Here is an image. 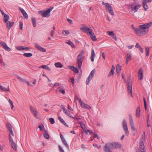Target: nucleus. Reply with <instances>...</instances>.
Instances as JSON below:
<instances>
[{"instance_id":"nucleus-1","label":"nucleus","mask_w":152,"mask_h":152,"mask_svg":"<svg viewBox=\"0 0 152 152\" xmlns=\"http://www.w3.org/2000/svg\"><path fill=\"white\" fill-rule=\"evenodd\" d=\"M152 25V22H150L143 24L140 25L136 32V34L139 36L145 35L149 31V28Z\"/></svg>"},{"instance_id":"nucleus-2","label":"nucleus","mask_w":152,"mask_h":152,"mask_svg":"<svg viewBox=\"0 0 152 152\" xmlns=\"http://www.w3.org/2000/svg\"><path fill=\"white\" fill-rule=\"evenodd\" d=\"M6 126L10 133V134L9 135V141L11 143L12 148L14 150L16 151L17 149V145L14 142L13 139L11 135L12 136H14V134L12 130V126L10 123H8L6 124Z\"/></svg>"},{"instance_id":"nucleus-3","label":"nucleus","mask_w":152,"mask_h":152,"mask_svg":"<svg viewBox=\"0 0 152 152\" xmlns=\"http://www.w3.org/2000/svg\"><path fill=\"white\" fill-rule=\"evenodd\" d=\"M121 147V144L117 142H112L106 143L103 147L105 152H112L110 148H120Z\"/></svg>"},{"instance_id":"nucleus-4","label":"nucleus","mask_w":152,"mask_h":152,"mask_svg":"<svg viewBox=\"0 0 152 152\" xmlns=\"http://www.w3.org/2000/svg\"><path fill=\"white\" fill-rule=\"evenodd\" d=\"M145 10H129V14L134 16L136 18H143L145 13Z\"/></svg>"},{"instance_id":"nucleus-5","label":"nucleus","mask_w":152,"mask_h":152,"mask_svg":"<svg viewBox=\"0 0 152 152\" xmlns=\"http://www.w3.org/2000/svg\"><path fill=\"white\" fill-rule=\"evenodd\" d=\"M83 51H81L77 56V61L78 64V67L80 70L83 61L85 58V57L83 56Z\"/></svg>"},{"instance_id":"nucleus-6","label":"nucleus","mask_w":152,"mask_h":152,"mask_svg":"<svg viewBox=\"0 0 152 152\" xmlns=\"http://www.w3.org/2000/svg\"><path fill=\"white\" fill-rule=\"evenodd\" d=\"M145 132H144L143 134H142L139 144V147L141 152H146L144 143V142L145 141Z\"/></svg>"},{"instance_id":"nucleus-7","label":"nucleus","mask_w":152,"mask_h":152,"mask_svg":"<svg viewBox=\"0 0 152 152\" xmlns=\"http://www.w3.org/2000/svg\"><path fill=\"white\" fill-rule=\"evenodd\" d=\"M127 85L128 93L132 98L133 96L132 92V82L130 79H128Z\"/></svg>"},{"instance_id":"nucleus-8","label":"nucleus","mask_w":152,"mask_h":152,"mask_svg":"<svg viewBox=\"0 0 152 152\" xmlns=\"http://www.w3.org/2000/svg\"><path fill=\"white\" fill-rule=\"evenodd\" d=\"M122 124L123 129L125 133V134L126 135H128L129 134V132L128 129L127 123L125 120H123Z\"/></svg>"},{"instance_id":"nucleus-9","label":"nucleus","mask_w":152,"mask_h":152,"mask_svg":"<svg viewBox=\"0 0 152 152\" xmlns=\"http://www.w3.org/2000/svg\"><path fill=\"white\" fill-rule=\"evenodd\" d=\"M95 73V70L94 69H93L91 71L86 80V85H87L88 84L90 81L91 80L92 78L93 77Z\"/></svg>"},{"instance_id":"nucleus-10","label":"nucleus","mask_w":152,"mask_h":152,"mask_svg":"<svg viewBox=\"0 0 152 152\" xmlns=\"http://www.w3.org/2000/svg\"><path fill=\"white\" fill-rule=\"evenodd\" d=\"M52 10H46L39 12V14H41L42 16L45 17H48L50 16V12Z\"/></svg>"},{"instance_id":"nucleus-11","label":"nucleus","mask_w":152,"mask_h":152,"mask_svg":"<svg viewBox=\"0 0 152 152\" xmlns=\"http://www.w3.org/2000/svg\"><path fill=\"white\" fill-rule=\"evenodd\" d=\"M31 111L34 115L35 117L36 118H38V112L36 109L31 106L30 107Z\"/></svg>"},{"instance_id":"nucleus-12","label":"nucleus","mask_w":152,"mask_h":152,"mask_svg":"<svg viewBox=\"0 0 152 152\" xmlns=\"http://www.w3.org/2000/svg\"><path fill=\"white\" fill-rule=\"evenodd\" d=\"M129 122L131 126V127L132 130L134 131L136 130V128H135L133 122V121L132 116L131 115H129Z\"/></svg>"},{"instance_id":"nucleus-13","label":"nucleus","mask_w":152,"mask_h":152,"mask_svg":"<svg viewBox=\"0 0 152 152\" xmlns=\"http://www.w3.org/2000/svg\"><path fill=\"white\" fill-rule=\"evenodd\" d=\"M141 6V5L140 4H138L136 3H134L132 4L129 6L130 7H129V8H131L132 10H138Z\"/></svg>"},{"instance_id":"nucleus-14","label":"nucleus","mask_w":152,"mask_h":152,"mask_svg":"<svg viewBox=\"0 0 152 152\" xmlns=\"http://www.w3.org/2000/svg\"><path fill=\"white\" fill-rule=\"evenodd\" d=\"M80 29L83 32H86L87 34H89L91 30L92 31L91 27L89 28L86 26L80 27Z\"/></svg>"},{"instance_id":"nucleus-15","label":"nucleus","mask_w":152,"mask_h":152,"mask_svg":"<svg viewBox=\"0 0 152 152\" xmlns=\"http://www.w3.org/2000/svg\"><path fill=\"white\" fill-rule=\"evenodd\" d=\"M1 14L4 16V21L5 23L8 21L9 18L8 15L5 14L2 10H0Z\"/></svg>"},{"instance_id":"nucleus-16","label":"nucleus","mask_w":152,"mask_h":152,"mask_svg":"<svg viewBox=\"0 0 152 152\" xmlns=\"http://www.w3.org/2000/svg\"><path fill=\"white\" fill-rule=\"evenodd\" d=\"M0 45L2 46L3 48L6 50L10 51L11 50V49L7 46L6 43L4 42H0Z\"/></svg>"},{"instance_id":"nucleus-17","label":"nucleus","mask_w":152,"mask_h":152,"mask_svg":"<svg viewBox=\"0 0 152 152\" xmlns=\"http://www.w3.org/2000/svg\"><path fill=\"white\" fill-rule=\"evenodd\" d=\"M143 72L142 69L140 68H139L138 71V77L139 79L141 80L143 79Z\"/></svg>"},{"instance_id":"nucleus-18","label":"nucleus","mask_w":152,"mask_h":152,"mask_svg":"<svg viewBox=\"0 0 152 152\" xmlns=\"http://www.w3.org/2000/svg\"><path fill=\"white\" fill-rule=\"evenodd\" d=\"M56 92L57 93L59 92L63 94H65V89L62 86L58 87L56 90Z\"/></svg>"},{"instance_id":"nucleus-19","label":"nucleus","mask_w":152,"mask_h":152,"mask_svg":"<svg viewBox=\"0 0 152 152\" xmlns=\"http://www.w3.org/2000/svg\"><path fill=\"white\" fill-rule=\"evenodd\" d=\"M16 77L18 80H19L20 81L22 82H26L27 83V84L29 86H32V85L31 84H30L29 82L28 81H26L25 80L23 79L20 77H19L17 75H15Z\"/></svg>"},{"instance_id":"nucleus-20","label":"nucleus","mask_w":152,"mask_h":152,"mask_svg":"<svg viewBox=\"0 0 152 152\" xmlns=\"http://www.w3.org/2000/svg\"><path fill=\"white\" fill-rule=\"evenodd\" d=\"M7 28L8 29H10L13 26L14 23L13 22H10L8 21L7 23H5Z\"/></svg>"},{"instance_id":"nucleus-21","label":"nucleus","mask_w":152,"mask_h":152,"mask_svg":"<svg viewBox=\"0 0 152 152\" xmlns=\"http://www.w3.org/2000/svg\"><path fill=\"white\" fill-rule=\"evenodd\" d=\"M80 103L81 107L83 108L88 109L89 110L91 109V107L90 106L84 103L82 101L80 102Z\"/></svg>"},{"instance_id":"nucleus-22","label":"nucleus","mask_w":152,"mask_h":152,"mask_svg":"<svg viewBox=\"0 0 152 152\" xmlns=\"http://www.w3.org/2000/svg\"><path fill=\"white\" fill-rule=\"evenodd\" d=\"M89 34L91 38L94 41L96 40L97 39L94 33L93 32V31H91H91L89 32Z\"/></svg>"},{"instance_id":"nucleus-23","label":"nucleus","mask_w":152,"mask_h":152,"mask_svg":"<svg viewBox=\"0 0 152 152\" xmlns=\"http://www.w3.org/2000/svg\"><path fill=\"white\" fill-rule=\"evenodd\" d=\"M126 64H128L129 61H130L131 59V54L130 53H127L126 55Z\"/></svg>"},{"instance_id":"nucleus-24","label":"nucleus","mask_w":152,"mask_h":152,"mask_svg":"<svg viewBox=\"0 0 152 152\" xmlns=\"http://www.w3.org/2000/svg\"><path fill=\"white\" fill-rule=\"evenodd\" d=\"M35 47L39 50L42 52H45L46 50L44 48H42L37 44H36L35 45Z\"/></svg>"},{"instance_id":"nucleus-25","label":"nucleus","mask_w":152,"mask_h":152,"mask_svg":"<svg viewBox=\"0 0 152 152\" xmlns=\"http://www.w3.org/2000/svg\"><path fill=\"white\" fill-rule=\"evenodd\" d=\"M95 56V55L94 50L93 49H92L91 56L90 57L91 60V61L93 62L94 61Z\"/></svg>"},{"instance_id":"nucleus-26","label":"nucleus","mask_w":152,"mask_h":152,"mask_svg":"<svg viewBox=\"0 0 152 152\" xmlns=\"http://www.w3.org/2000/svg\"><path fill=\"white\" fill-rule=\"evenodd\" d=\"M140 107L139 106L137 107L136 110V115L137 117H139L140 116Z\"/></svg>"},{"instance_id":"nucleus-27","label":"nucleus","mask_w":152,"mask_h":152,"mask_svg":"<svg viewBox=\"0 0 152 152\" xmlns=\"http://www.w3.org/2000/svg\"><path fill=\"white\" fill-rule=\"evenodd\" d=\"M44 138L47 140H49L50 138L49 135L48 134V132L46 129L44 130Z\"/></svg>"},{"instance_id":"nucleus-28","label":"nucleus","mask_w":152,"mask_h":152,"mask_svg":"<svg viewBox=\"0 0 152 152\" xmlns=\"http://www.w3.org/2000/svg\"><path fill=\"white\" fill-rule=\"evenodd\" d=\"M115 67L113 65L112 66V68L111 71L109 72L108 75V77H110L111 75H113L114 73Z\"/></svg>"},{"instance_id":"nucleus-29","label":"nucleus","mask_w":152,"mask_h":152,"mask_svg":"<svg viewBox=\"0 0 152 152\" xmlns=\"http://www.w3.org/2000/svg\"><path fill=\"white\" fill-rule=\"evenodd\" d=\"M122 67L119 64H117L116 66V71L117 73L119 75L121 73V69Z\"/></svg>"},{"instance_id":"nucleus-30","label":"nucleus","mask_w":152,"mask_h":152,"mask_svg":"<svg viewBox=\"0 0 152 152\" xmlns=\"http://www.w3.org/2000/svg\"><path fill=\"white\" fill-rule=\"evenodd\" d=\"M58 120L61 122L65 126L68 127L69 126L65 122L64 120L62 119L61 117H58Z\"/></svg>"},{"instance_id":"nucleus-31","label":"nucleus","mask_w":152,"mask_h":152,"mask_svg":"<svg viewBox=\"0 0 152 152\" xmlns=\"http://www.w3.org/2000/svg\"><path fill=\"white\" fill-rule=\"evenodd\" d=\"M0 89L1 90L4 91H9V87L8 86L7 88H6L1 86H0Z\"/></svg>"},{"instance_id":"nucleus-32","label":"nucleus","mask_w":152,"mask_h":152,"mask_svg":"<svg viewBox=\"0 0 152 152\" xmlns=\"http://www.w3.org/2000/svg\"><path fill=\"white\" fill-rule=\"evenodd\" d=\"M23 16L26 19H28V15L25 11V10H20Z\"/></svg>"},{"instance_id":"nucleus-33","label":"nucleus","mask_w":152,"mask_h":152,"mask_svg":"<svg viewBox=\"0 0 152 152\" xmlns=\"http://www.w3.org/2000/svg\"><path fill=\"white\" fill-rule=\"evenodd\" d=\"M54 65L56 67L62 68L63 67V65L60 62H58L55 63Z\"/></svg>"},{"instance_id":"nucleus-34","label":"nucleus","mask_w":152,"mask_h":152,"mask_svg":"<svg viewBox=\"0 0 152 152\" xmlns=\"http://www.w3.org/2000/svg\"><path fill=\"white\" fill-rule=\"evenodd\" d=\"M103 3L104 4L107 10H110L112 9L111 6L109 4L107 3L104 4V2H103Z\"/></svg>"},{"instance_id":"nucleus-35","label":"nucleus","mask_w":152,"mask_h":152,"mask_svg":"<svg viewBox=\"0 0 152 152\" xmlns=\"http://www.w3.org/2000/svg\"><path fill=\"white\" fill-rule=\"evenodd\" d=\"M39 68H42L43 69H45L48 71H50L51 70L50 68L48 66L46 65H43L39 67Z\"/></svg>"},{"instance_id":"nucleus-36","label":"nucleus","mask_w":152,"mask_h":152,"mask_svg":"<svg viewBox=\"0 0 152 152\" xmlns=\"http://www.w3.org/2000/svg\"><path fill=\"white\" fill-rule=\"evenodd\" d=\"M79 124H80V126L82 129L84 131L85 130V129L86 128L85 125L83 122H80Z\"/></svg>"},{"instance_id":"nucleus-37","label":"nucleus","mask_w":152,"mask_h":152,"mask_svg":"<svg viewBox=\"0 0 152 152\" xmlns=\"http://www.w3.org/2000/svg\"><path fill=\"white\" fill-rule=\"evenodd\" d=\"M32 22L34 27H35L36 26V22L35 18H31Z\"/></svg>"},{"instance_id":"nucleus-38","label":"nucleus","mask_w":152,"mask_h":152,"mask_svg":"<svg viewBox=\"0 0 152 152\" xmlns=\"http://www.w3.org/2000/svg\"><path fill=\"white\" fill-rule=\"evenodd\" d=\"M62 142L64 143V144L65 145L66 147L68 149H69V146L68 144H67L66 142V141L64 139L62 140Z\"/></svg>"},{"instance_id":"nucleus-39","label":"nucleus","mask_w":152,"mask_h":152,"mask_svg":"<svg viewBox=\"0 0 152 152\" xmlns=\"http://www.w3.org/2000/svg\"><path fill=\"white\" fill-rule=\"evenodd\" d=\"M23 55L26 57H30L32 56V54L30 53H25L23 54Z\"/></svg>"},{"instance_id":"nucleus-40","label":"nucleus","mask_w":152,"mask_h":152,"mask_svg":"<svg viewBox=\"0 0 152 152\" xmlns=\"http://www.w3.org/2000/svg\"><path fill=\"white\" fill-rule=\"evenodd\" d=\"M63 111L67 115L69 116L70 115V114L69 112L67 111L66 109L65 108V107H63L62 108Z\"/></svg>"},{"instance_id":"nucleus-41","label":"nucleus","mask_w":152,"mask_h":152,"mask_svg":"<svg viewBox=\"0 0 152 152\" xmlns=\"http://www.w3.org/2000/svg\"><path fill=\"white\" fill-rule=\"evenodd\" d=\"M39 128L41 131H44L45 129L43 125L42 124H40L39 125Z\"/></svg>"},{"instance_id":"nucleus-42","label":"nucleus","mask_w":152,"mask_h":152,"mask_svg":"<svg viewBox=\"0 0 152 152\" xmlns=\"http://www.w3.org/2000/svg\"><path fill=\"white\" fill-rule=\"evenodd\" d=\"M66 43L71 46L72 48H74L75 47V45H74V43L70 41H69L68 42H66Z\"/></svg>"},{"instance_id":"nucleus-43","label":"nucleus","mask_w":152,"mask_h":152,"mask_svg":"<svg viewBox=\"0 0 152 152\" xmlns=\"http://www.w3.org/2000/svg\"><path fill=\"white\" fill-rule=\"evenodd\" d=\"M9 102L11 106V108L12 110L13 109V107H14V106L13 104V103L12 101L11 100V99H9Z\"/></svg>"},{"instance_id":"nucleus-44","label":"nucleus","mask_w":152,"mask_h":152,"mask_svg":"<svg viewBox=\"0 0 152 152\" xmlns=\"http://www.w3.org/2000/svg\"><path fill=\"white\" fill-rule=\"evenodd\" d=\"M146 56H148L149 55V48L148 47L145 48Z\"/></svg>"},{"instance_id":"nucleus-45","label":"nucleus","mask_w":152,"mask_h":152,"mask_svg":"<svg viewBox=\"0 0 152 152\" xmlns=\"http://www.w3.org/2000/svg\"><path fill=\"white\" fill-rule=\"evenodd\" d=\"M143 4V7L145 10H147L148 9V7L147 3L144 2H142Z\"/></svg>"},{"instance_id":"nucleus-46","label":"nucleus","mask_w":152,"mask_h":152,"mask_svg":"<svg viewBox=\"0 0 152 152\" xmlns=\"http://www.w3.org/2000/svg\"><path fill=\"white\" fill-rule=\"evenodd\" d=\"M16 48L19 50H23L24 47L22 46H17Z\"/></svg>"},{"instance_id":"nucleus-47","label":"nucleus","mask_w":152,"mask_h":152,"mask_svg":"<svg viewBox=\"0 0 152 152\" xmlns=\"http://www.w3.org/2000/svg\"><path fill=\"white\" fill-rule=\"evenodd\" d=\"M62 33L64 34L68 35L69 34V32L68 31L63 30L62 31Z\"/></svg>"},{"instance_id":"nucleus-48","label":"nucleus","mask_w":152,"mask_h":152,"mask_svg":"<svg viewBox=\"0 0 152 152\" xmlns=\"http://www.w3.org/2000/svg\"><path fill=\"white\" fill-rule=\"evenodd\" d=\"M84 132L86 134H88V132L91 134H92L93 133V132L90 130H84Z\"/></svg>"},{"instance_id":"nucleus-49","label":"nucleus","mask_w":152,"mask_h":152,"mask_svg":"<svg viewBox=\"0 0 152 152\" xmlns=\"http://www.w3.org/2000/svg\"><path fill=\"white\" fill-rule=\"evenodd\" d=\"M69 81L71 82L72 85L74 84V79L73 77H70L69 78Z\"/></svg>"},{"instance_id":"nucleus-50","label":"nucleus","mask_w":152,"mask_h":152,"mask_svg":"<svg viewBox=\"0 0 152 152\" xmlns=\"http://www.w3.org/2000/svg\"><path fill=\"white\" fill-rule=\"evenodd\" d=\"M50 123L51 124H53L55 123L54 120L53 118H50L49 119Z\"/></svg>"},{"instance_id":"nucleus-51","label":"nucleus","mask_w":152,"mask_h":152,"mask_svg":"<svg viewBox=\"0 0 152 152\" xmlns=\"http://www.w3.org/2000/svg\"><path fill=\"white\" fill-rule=\"evenodd\" d=\"M73 71L75 73H79V70L77 68L75 67H74L73 69Z\"/></svg>"},{"instance_id":"nucleus-52","label":"nucleus","mask_w":152,"mask_h":152,"mask_svg":"<svg viewBox=\"0 0 152 152\" xmlns=\"http://www.w3.org/2000/svg\"><path fill=\"white\" fill-rule=\"evenodd\" d=\"M19 27L20 29L22 30L23 29V23L22 22L20 21L19 22Z\"/></svg>"},{"instance_id":"nucleus-53","label":"nucleus","mask_w":152,"mask_h":152,"mask_svg":"<svg viewBox=\"0 0 152 152\" xmlns=\"http://www.w3.org/2000/svg\"><path fill=\"white\" fill-rule=\"evenodd\" d=\"M131 27L132 28L134 31L135 33H136L137 29V28L135 27L133 24L131 25Z\"/></svg>"},{"instance_id":"nucleus-54","label":"nucleus","mask_w":152,"mask_h":152,"mask_svg":"<svg viewBox=\"0 0 152 152\" xmlns=\"http://www.w3.org/2000/svg\"><path fill=\"white\" fill-rule=\"evenodd\" d=\"M108 12H109L112 15H114V12L113 10H107Z\"/></svg>"},{"instance_id":"nucleus-55","label":"nucleus","mask_w":152,"mask_h":152,"mask_svg":"<svg viewBox=\"0 0 152 152\" xmlns=\"http://www.w3.org/2000/svg\"><path fill=\"white\" fill-rule=\"evenodd\" d=\"M111 36L112 37H113V38L116 41H117V37L115 35V34L114 33H113V34H112V35Z\"/></svg>"},{"instance_id":"nucleus-56","label":"nucleus","mask_w":152,"mask_h":152,"mask_svg":"<svg viewBox=\"0 0 152 152\" xmlns=\"http://www.w3.org/2000/svg\"><path fill=\"white\" fill-rule=\"evenodd\" d=\"M93 145L94 147L98 148H100L101 147L100 145H98L95 143L93 144Z\"/></svg>"},{"instance_id":"nucleus-57","label":"nucleus","mask_w":152,"mask_h":152,"mask_svg":"<svg viewBox=\"0 0 152 152\" xmlns=\"http://www.w3.org/2000/svg\"><path fill=\"white\" fill-rule=\"evenodd\" d=\"M107 32L108 34L111 36L112 35V34L114 33L113 31H107Z\"/></svg>"},{"instance_id":"nucleus-58","label":"nucleus","mask_w":152,"mask_h":152,"mask_svg":"<svg viewBox=\"0 0 152 152\" xmlns=\"http://www.w3.org/2000/svg\"><path fill=\"white\" fill-rule=\"evenodd\" d=\"M152 1V0H143L142 2H144L147 3L151 2Z\"/></svg>"},{"instance_id":"nucleus-59","label":"nucleus","mask_w":152,"mask_h":152,"mask_svg":"<svg viewBox=\"0 0 152 152\" xmlns=\"http://www.w3.org/2000/svg\"><path fill=\"white\" fill-rule=\"evenodd\" d=\"M58 148L59 149V150H60V152H64V150L62 148H61V147L60 146H58Z\"/></svg>"},{"instance_id":"nucleus-60","label":"nucleus","mask_w":152,"mask_h":152,"mask_svg":"<svg viewBox=\"0 0 152 152\" xmlns=\"http://www.w3.org/2000/svg\"><path fill=\"white\" fill-rule=\"evenodd\" d=\"M92 134H94L93 136L94 138H97V139H99V137L97 134H94V133Z\"/></svg>"},{"instance_id":"nucleus-61","label":"nucleus","mask_w":152,"mask_h":152,"mask_svg":"<svg viewBox=\"0 0 152 152\" xmlns=\"http://www.w3.org/2000/svg\"><path fill=\"white\" fill-rule=\"evenodd\" d=\"M54 30H52L50 33V35L51 36L53 37H54Z\"/></svg>"},{"instance_id":"nucleus-62","label":"nucleus","mask_w":152,"mask_h":152,"mask_svg":"<svg viewBox=\"0 0 152 152\" xmlns=\"http://www.w3.org/2000/svg\"><path fill=\"white\" fill-rule=\"evenodd\" d=\"M75 99L78 100L80 103L81 102V99H79L78 97L77 96H75Z\"/></svg>"},{"instance_id":"nucleus-63","label":"nucleus","mask_w":152,"mask_h":152,"mask_svg":"<svg viewBox=\"0 0 152 152\" xmlns=\"http://www.w3.org/2000/svg\"><path fill=\"white\" fill-rule=\"evenodd\" d=\"M23 50H25L27 51H29L30 49L29 48L27 47H24Z\"/></svg>"},{"instance_id":"nucleus-64","label":"nucleus","mask_w":152,"mask_h":152,"mask_svg":"<svg viewBox=\"0 0 152 152\" xmlns=\"http://www.w3.org/2000/svg\"><path fill=\"white\" fill-rule=\"evenodd\" d=\"M0 63L1 65L3 66H5L6 65V63L4 61H1Z\"/></svg>"}]
</instances>
